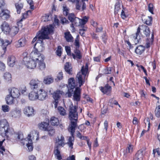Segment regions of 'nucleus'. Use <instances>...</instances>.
I'll list each match as a JSON object with an SVG mask.
<instances>
[{"label": "nucleus", "mask_w": 160, "mask_h": 160, "mask_svg": "<svg viewBox=\"0 0 160 160\" xmlns=\"http://www.w3.org/2000/svg\"><path fill=\"white\" fill-rule=\"evenodd\" d=\"M77 107L73 106L71 103L69 106V117L70 123L68 127V130L70 132L71 136L69 137L67 144L71 149L73 148V142L74 141V134L76 128L78 127V113Z\"/></svg>", "instance_id": "nucleus-1"}, {"label": "nucleus", "mask_w": 160, "mask_h": 160, "mask_svg": "<svg viewBox=\"0 0 160 160\" xmlns=\"http://www.w3.org/2000/svg\"><path fill=\"white\" fill-rule=\"evenodd\" d=\"M53 25H50L42 28L41 30L37 33L36 36L33 38L32 43H33L37 40L48 39V35L52 32Z\"/></svg>", "instance_id": "nucleus-2"}, {"label": "nucleus", "mask_w": 160, "mask_h": 160, "mask_svg": "<svg viewBox=\"0 0 160 160\" xmlns=\"http://www.w3.org/2000/svg\"><path fill=\"white\" fill-rule=\"evenodd\" d=\"M15 133L13 128L9 127L6 120L0 121V134L2 137H8L9 135L14 136Z\"/></svg>", "instance_id": "nucleus-3"}, {"label": "nucleus", "mask_w": 160, "mask_h": 160, "mask_svg": "<svg viewBox=\"0 0 160 160\" xmlns=\"http://www.w3.org/2000/svg\"><path fill=\"white\" fill-rule=\"evenodd\" d=\"M88 65L86 63L85 66H83L81 69V72L77 74L76 80L79 84V87H81L84 82L85 76L88 73Z\"/></svg>", "instance_id": "nucleus-4"}, {"label": "nucleus", "mask_w": 160, "mask_h": 160, "mask_svg": "<svg viewBox=\"0 0 160 160\" xmlns=\"http://www.w3.org/2000/svg\"><path fill=\"white\" fill-rule=\"evenodd\" d=\"M5 5L4 0H0V17L4 20H7L10 17L9 11L3 8Z\"/></svg>", "instance_id": "nucleus-5"}, {"label": "nucleus", "mask_w": 160, "mask_h": 160, "mask_svg": "<svg viewBox=\"0 0 160 160\" xmlns=\"http://www.w3.org/2000/svg\"><path fill=\"white\" fill-rule=\"evenodd\" d=\"M76 86L75 81L73 78H71L68 80V91L66 93V95L68 97L72 96L73 90Z\"/></svg>", "instance_id": "nucleus-6"}, {"label": "nucleus", "mask_w": 160, "mask_h": 160, "mask_svg": "<svg viewBox=\"0 0 160 160\" xmlns=\"http://www.w3.org/2000/svg\"><path fill=\"white\" fill-rule=\"evenodd\" d=\"M140 30L143 31L146 37L149 36L150 31L148 27L145 25H142L138 27L135 36H134L135 39H138V35L140 33Z\"/></svg>", "instance_id": "nucleus-7"}, {"label": "nucleus", "mask_w": 160, "mask_h": 160, "mask_svg": "<svg viewBox=\"0 0 160 160\" xmlns=\"http://www.w3.org/2000/svg\"><path fill=\"white\" fill-rule=\"evenodd\" d=\"M23 61L27 68L29 69H33L36 66V61L32 60L29 57L24 58Z\"/></svg>", "instance_id": "nucleus-8"}, {"label": "nucleus", "mask_w": 160, "mask_h": 160, "mask_svg": "<svg viewBox=\"0 0 160 160\" xmlns=\"http://www.w3.org/2000/svg\"><path fill=\"white\" fill-rule=\"evenodd\" d=\"M37 50L32 51L30 54L31 59L34 61H41L44 58L43 55L40 53Z\"/></svg>", "instance_id": "nucleus-9"}, {"label": "nucleus", "mask_w": 160, "mask_h": 160, "mask_svg": "<svg viewBox=\"0 0 160 160\" xmlns=\"http://www.w3.org/2000/svg\"><path fill=\"white\" fill-rule=\"evenodd\" d=\"M41 82L37 79H32L29 82L30 88L33 90L38 91L40 89V87Z\"/></svg>", "instance_id": "nucleus-10"}, {"label": "nucleus", "mask_w": 160, "mask_h": 160, "mask_svg": "<svg viewBox=\"0 0 160 160\" xmlns=\"http://www.w3.org/2000/svg\"><path fill=\"white\" fill-rule=\"evenodd\" d=\"M88 18L85 16L82 19H80L76 17L73 21L72 22V25L76 26H83L88 21Z\"/></svg>", "instance_id": "nucleus-11"}, {"label": "nucleus", "mask_w": 160, "mask_h": 160, "mask_svg": "<svg viewBox=\"0 0 160 160\" xmlns=\"http://www.w3.org/2000/svg\"><path fill=\"white\" fill-rule=\"evenodd\" d=\"M38 99L42 101L45 100L48 97L47 92L44 90L40 89L38 90Z\"/></svg>", "instance_id": "nucleus-12"}, {"label": "nucleus", "mask_w": 160, "mask_h": 160, "mask_svg": "<svg viewBox=\"0 0 160 160\" xmlns=\"http://www.w3.org/2000/svg\"><path fill=\"white\" fill-rule=\"evenodd\" d=\"M73 101L77 102L79 101L81 98L80 89L78 87L76 88L75 90H73Z\"/></svg>", "instance_id": "nucleus-13"}, {"label": "nucleus", "mask_w": 160, "mask_h": 160, "mask_svg": "<svg viewBox=\"0 0 160 160\" xmlns=\"http://www.w3.org/2000/svg\"><path fill=\"white\" fill-rule=\"evenodd\" d=\"M15 98L13 97L12 96L9 94L7 96L6 98L7 103L9 105H15V106L17 105L18 102Z\"/></svg>", "instance_id": "nucleus-14"}, {"label": "nucleus", "mask_w": 160, "mask_h": 160, "mask_svg": "<svg viewBox=\"0 0 160 160\" xmlns=\"http://www.w3.org/2000/svg\"><path fill=\"white\" fill-rule=\"evenodd\" d=\"M56 143L57 145L56 147H58V148L60 147H63L66 144L64 136L62 135L58 136L56 140Z\"/></svg>", "instance_id": "nucleus-15"}, {"label": "nucleus", "mask_w": 160, "mask_h": 160, "mask_svg": "<svg viewBox=\"0 0 160 160\" xmlns=\"http://www.w3.org/2000/svg\"><path fill=\"white\" fill-rule=\"evenodd\" d=\"M8 92L9 94L15 98H18L20 95L19 90L14 88L9 89Z\"/></svg>", "instance_id": "nucleus-16"}, {"label": "nucleus", "mask_w": 160, "mask_h": 160, "mask_svg": "<svg viewBox=\"0 0 160 160\" xmlns=\"http://www.w3.org/2000/svg\"><path fill=\"white\" fill-rule=\"evenodd\" d=\"M1 28L4 34H8L11 27L7 22H4L1 25Z\"/></svg>", "instance_id": "nucleus-17"}, {"label": "nucleus", "mask_w": 160, "mask_h": 160, "mask_svg": "<svg viewBox=\"0 0 160 160\" xmlns=\"http://www.w3.org/2000/svg\"><path fill=\"white\" fill-rule=\"evenodd\" d=\"M37 47V48L35 50H37L39 52H41L44 49V44L42 40H38L37 42L34 45V48Z\"/></svg>", "instance_id": "nucleus-18"}, {"label": "nucleus", "mask_w": 160, "mask_h": 160, "mask_svg": "<svg viewBox=\"0 0 160 160\" xmlns=\"http://www.w3.org/2000/svg\"><path fill=\"white\" fill-rule=\"evenodd\" d=\"M25 114L28 117L33 116L34 115V110L32 108L30 107H26L23 110Z\"/></svg>", "instance_id": "nucleus-19"}, {"label": "nucleus", "mask_w": 160, "mask_h": 160, "mask_svg": "<svg viewBox=\"0 0 160 160\" xmlns=\"http://www.w3.org/2000/svg\"><path fill=\"white\" fill-rule=\"evenodd\" d=\"M19 29L18 27L17 26H13L11 27L8 34L12 37H13L16 35L18 32Z\"/></svg>", "instance_id": "nucleus-20"}, {"label": "nucleus", "mask_w": 160, "mask_h": 160, "mask_svg": "<svg viewBox=\"0 0 160 160\" xmlns=\"http://www.w3.org/2000/svg\"><path fill=\"white\" fill-rule=\"evenodd\" d=\"M10 42L7 40L3 41L1 38H0V46H2L4 52L6 49L7 46L10 43Z\"/></svg>", "instance_id": "nucleus-21"}, {"label": "nucleus", "mask_w": 160, "mask_h": 160, "mask_svg": "<svg viewBox=\"0 0 160 160\" xmlns=\"http://www.w3.org/2000/svg\"><path fill=\"white\" fill-rule=\"evenodd\" d=\"M38 91L33 90L28 95L29 99L31 100H35L38 99Z\"/></svg>", "instance_id": "nucleus-22"}, {"label": "nucleus", "mask_w": 160, "mask_h": 160, "mask_svg": "<svg viewBox=\"0 0 160 160\" xmlns=\"http://www.w3.org/2000/svg\"><path fill=\"white\" fill-rule=\"evenodd\" d=\"M30 135L29 134L28 135V137L25 139V141L27 142L28 141V143L26 142V144L29 151H32L33 149L32 146V141L31 139L30 138Z\"/></svg>", "instance_id": "nucleus-23"}, {"label": "nucleus", "mask_w": 160, "mask_h": 160, "mask_svg": "<svg viewBox=\"0 0 160 160\" xmlns=\"http://www.w3.org/2000/svg\"><path fill=\"white\" fill-rule=\"evenodd\" d=\"M16 61V58L14 56H9L8 60V65L11 67H13Z\"/></svg>", "instance_id": "nucleus-24"}, {"label": "nucleus", "mask_w": 160, "mask_h": 160, "mask_svg": "<svg viewBox=\"0 0 160 160\" xmlns=\"http://www.w3.org/2000/svg\"><path fill=\"white\" fill-rule=\"evenodd\" d=\"M133 146L131 144H128L126 150L124 152V155L125 157L127 156L126 154L128 153H132L133 151Z\"/></svg>", "instance_id": "nucleus-25"}, {"label": "nucleus", "mask_w": 160, "mask_h": 160, "mask_svg": "<svg viewBox=\"0 0 160 160\" xmlns=\"http://www.w3.org/2000/svg\"><path fill=\"white\" fill-rule=\"evenodd\" d=\"M64 94V92L60 90H58L54 92L53 94V97L54 100H58L61 95Z\"/></svg>", "instance_id": "nucleus-26"}, {"label": "nucleus", "mask_w": 160, "mask_h": 160, "mask_svg": "<svg viewBox=\"0 0 160 160\" xmlns=\"http://www.w3.org/2000/svg\"><path fill=\"white\" fill-rule=\"evenodd\" d=\"M75 54L72 53V56L73 58L75 59H81L82 58V55L80 51L78 49L76 48L74 51Z\"/></svg>", "instance_id": "nucleus-27"}, {"label": "nucleus", "mask_w": 160, "mask_h": 160, "mask_svg": "<svg viewBox=\"0 0 160 160\" xmlns=\"http://www.w3.org/2000/svg\"><path fill=\"white\" fill-rule=\"evenodd\" d=\"M143 151L142 149L138 150L134 156L133 160H142Z\"/></svg>", "instance_id": "nucleus-28"}, {"label": "nucleus", "mask_w": 160, "mask_h": 160, "mask_svg": "<svg viewBox=\"0 0 160 160\" xmlns=\"http://www.w3.org/2000/svg\"><path fill=\"white\" fill-rule=\"evenodd\" d=\"M54 153L55 157L58 160H60L62 159V156L60 154V149L58 147H55L54 150Z\"/></svg>", "instance_id": "nucleus-29"}, {"label": "nucleus", "mask_w": 160, "mask_h": 160, "mask_svg": "<svg viewBox=\"0 0 160 160\" xmlns=\"http://www.w3.org/2000/svg\"><path fill=\"white\" fill-rule=\"evenodd\" d=\"M26 44L25 39L24 38L20 39L16 43V46L17 47H21L24 46Z\"/></svg>", "instance_id": "nucleus-30"}, {"label": "nucleus", "mask_w": 160, "mask_h": 160, "mask_svg": "<svg viewBox=\"0 0 160 160\" xmlns=\"http://www.w3.org/2000/svg\"><path fill=\"white\" fill-rule=\"evenodd\" d=\"M64 35L65 38L68 42H72L73 41V38L69 32H65Z\"/></svg>", "instance_id": "nucleus-31"}, {"label": "nucleus", "mask_w": 160, "mask_h": 160, "mask_svg": "<svg viewBox=\"0 0 160 160\" xmlns=\"http://www.w3.org/2000/svg\"><path fill=\"white\" fill-rule=\"evenodd\" d=\"M145 49V47L142 45H140L137 47L135 52L137 54L141 55L144 52Z\"/></svg>", "instance_id": "nucleus-32"}, {"label": "nucleus", "mask_w": 160, "mask_h": 160, "mask_svg": "<svg viewBox=\"0 0 160 160\" xmlns=\"http://www.w3.org/2000/svg\"><path fill=\"white\" fill-rule=\"evenodd\" d=\"M21 110L18 108H16L15 110L10 112V113L12 117L16 118L19 116L20 114Z\"/></svg>", "instance_id": "nucleus-33"}, {"label": "nucleus", "mask_w": 160, "mask_h": 160, "mask_svg": "<svg viewBox=\"0 0 160 160\" xmlns=\"http://www.w3.org/2000/svg\"><path fill=\"white\" fill-rule=\"evenodd\" d=\"M64 68L65 71L69 74H72V68L69 62H67L64 65Z\"/></svg>", "instance_id": "nucleus-34"}, {"label": "nucleus", "mask_w": 160, "mask_h": 160, "mask_svg": "<svg viewBox=\"0 0 160 160\" xmlns=\"http://www.w3.org/2000/svg\"><path fill=\"white\" fill-rule=\"evenodd\" d=\"M50 122L52 126H57L59 124V120L58 118L54 117L51 118L50 120Z\"/></svg>", "instance_id": "nucleus-35"}, {"label": "nucleus", "mask_w": 160, "mask_h": 160, "mask_svg": "<svg viewBox=\"0 0 160 160\" xmlns=\"http://www.w3.org/2000/svg\"><path fill=\"white\" fill-rule=\"evenodd\" d=\"M44 58H43L41 61H38L37 62L38 63V67L39 69L42 70H44L46 68L45 63L43 62Z\"/></svg>", "instance_id": "nucleus-36"}, {"label": "nucleus", "mask_w": 160, "mask_h": 160, "mask_svg": "<svg viewBox=\"0 0 160 160\" xmlns=\"http://www.w3.org/2000/svg\"><path fill=\"white\" fill-rule=\"evenodd\" d=\"M3 77L6 82H11L12 77L10 73L8 72L5 73Z\"/></svg>", "instance_id": "nucleus-37"}, {"label": "nucleus", "mask_w": 160, "mask_h": 160, "mask_svg": "<svg viewBox=\"0 0 160 160\" xmlns=\"http://www.w3.org/2000/svg\"><path fill=\"white\" fill-rule=\"evenodd\" d=\"M49 125L48 123L45 122H42L40 124V128L44 131H47L48 129Z\"/></svg>", "instance_id": "nucleus-38"}, {"label": "nucleus", "mask_w": 160, "mask_h": 160, "mask_svg": "<svg viewBox=\"0 0 160 160\" xmlns=\"http://www.w3.org/2000/svg\"><path fill=\"white\" fill-rule=\"evenodd\" d=\"M53 79L52 77L48 76L44 78L43 82L45 84H49L53 82Z\"/></svg>", "instance_id": "nucleus-39"}, {"label": "nucleus", "mask_w": 160, "mask_h": 160, "mask_svg": "<svg viewBox=\"0 0 160 160\" xmlns=\"http://www.w3.org/2000/svg\"><path fill=\"white\" fill-rule=\"evenodd\" d=\"M14 137L16 138V139L18 141H20L21 140H23V137L22 134L21 133H15V134L13 136ZM25 139H24V140H25Z\"/></svg>", "instance_id": "nucleus-40"}, {"label": "nucleus", "mask_w": 160, "mask_h": 160, "mask_svg": "<svg viewBox=\"0 0 160 160\" xmlns=\"http://www.w3.org/2000/svg\"><path fill=\"white\" fill-rule=\"evenodd\" d=\"M120 4L119 2L116 3L114 8V14L115 15L118 14V12L120 10Z\"/></svg>", "instance_id": "nucleus-41"}, {"label": "nucleus", "mask_w": 160, "mask_h": 160, "mask_svg": "<svg viewBox=\"0 0 160 160\" xmlns=\"http://www.w3.org/2000/svg\"><path fill=\"white\" fill-rule=\"evenodd\" d=\"M111 87L108 84H106L104 88H102L101 89V91L104 93H106L108 92H109L111 89Z\"/></svg>", "instance_id": "nucleus-42"}, {"label": "nucleus", "mask_w": 160, "mask_h": 160, "mask_svg": "<svg viewBox=\"0 0 160 160\" xmlns=\"http://www.w3.org/2000/svg\"><path fill=\"white\" fill-rule=\"evenodd\" d=\"M15 7L17 13L20 14L21 12V10L22 9L23 7L22 4V3H17L15 4Z\"/></svg>", "instance_id": "nucleus-43"}, {"label": "nucleus", "mask_w": 160, "mask_h": 160, "mask_svg": "<svg viewBox=\"0 0 160 160\" xmlns=\"http://www.w3.org/2000/svg\"><path fill=\"white\" fill-rule=\"evenodd\" d=\"M58 110L60 115L64 116L66 115V112L64 108L61 106H59L58 108Z\"/></svg>", "instance_id": "nucleus-44"}, {"label": "nucleus", "mask_w": 160, "mask_h": 160, "mask_svg": "<svg viewBox=\"0 0 160 160\" xmlns=\"http://www.w3.org/2000/svg\"><path fill=\"white\" fill-rule=\"evenodd\" d=\"M155 113L156 116L158 118L160 116V105H158L156 108L155 111Z\"/></svg>", "instance_id": "nucleus-45"}, {"label": "nucleus", "mask_w": 160, "mask_h": 160, "mask_svg": "<svg viewBox=\"0 0 160 160\" xmlns=\"http://www.w3.org/2000/svg\"><path fill=\"white\" fill-rule=\"evenodd\" d=\"M154 38V36L153 33L152 34V37L151 38L150 42L149 40H147L146 41V47L147 48H148L150 47V45L152 44L153 42V39Z\"/></svg>", "instance_id": "nucleus-46"}, {"label": "nucleus", "mask_w": 160, "mask_h": 160, "mask_svg": "<svg viewBox=\"0 0 160 160\" xmlns=\"http://www.w3.org/2000/svg\"><path fill=\"white\" fill-rule=\"evenodd\" d=\"M76 17L73 13H71L69 14L68 18L69 20L72 22L74 20Z\"/></svg>", "instance_id": "nucleus-47"}, {"label": "nucleus", "mask_w": 160, "mask_h": 160, "mask_svg": "<svg viewBox=\"0 0 160 160\" xmlns=\"http://www.w3.org/2000/svg\"><path fill=\"white\" fill-rule=\"evenodd\" d=\"M2 109L4 112H8L10 110V108L7 105H4L2 106Z\"/></svg>", "instance_id": "nucleus-48"}, {"label": "nucleus", "mask_w": 160, "mask_h": 160, "mask_svg": "<svg viewBox=\"0 0 160 160\" xmlns=\"http://www.w3.org/2000/svg\"><path fill=\"white\" fill-rule=\"evenodd\" d=\"M152 18L151 17H148L147 18L144 20L145 23L148 25H150L151 24Z\"/></svg>", "instance_id": "nucleus-49"}, {"label": "nucleus", "mask_w": 160, "mask_h": 160, "mask_svg": "<svg viewBox=\"0 0 160 160\" xmlns=\"http://www.w3.org/2000/svg\"><path fill=\"white\" fill-rule=\"evenodd\" d=\"M47 131H48L49 134L51 136L53 135L55 132V130L52 127L49 126Z\"/></svg>", "instance_id": "nucleus-50"}, {"label": "nucleus", "mask_w": 160, "mask_h": 160, "mask_svg": "<svg viewBox=\"0 0 160 160\" xmlns=\"http://www.w3.org/2000/svg\"><path fill=\"white\" fill-rule=\"evenodd\" d=\"M148 10L152 14H154L153 11L154 10V6L152 4L150 3L148 5Z\"/></svg>", "instance_id": "nucleus-51"}, {"label": "nucleus", "mask_w": 160, "mask_h": 160, "mask_svg": "<svg viewBox=\"0 0 160 160\" xmlns=\"http://www.w3.org/2000/svg\"><path fill=\"white\" fill-rule=\"evenodd\" d=\"M49 20V15L48 14H45L42 18V21L44 22L48 21Z\"/></svg>", "instance_id": "nucleus-52"}, {"label": "nucleus", "mask_w": 160, "mask_h": 160, "mask_svg": "<svg viewBox=\"0 0 160 160\" xmlns=\"http://www.w3.org/2000/svg\"><path fill=\"white\" fill-rule=\"evenodd\" d=\"M79 36L78 35L75 38V45L76 46V48L78 49L79 47V40L78 39Z\"/></svg>", "instance_id": "nucleus-53"}, {"label": "nucleus", "mask_w": 160, "mask_h": 160, "mask_svg": "<svg viewBox=\"0 0 160 160\" xmlns=\"http://www.w3.org/2000/svg\"><path fill=\"white\" fill-rule=\"evenodd\" d=\"M62 50V49L61 46H59L58 47V49L56 51L57 55L59 56H61V55Z\"/></svg>", "instance_id": "nucleus-54"}, {"label": "nucleus", "mask_w": 160, "mask_h": 160, "mask_svg": "<svg viewBox=\"0 0 160 160\" xmlns=\"http://www.w3.org/2000/svg\"><path fill=\"white\" fill-rule=\"evenodd\" d=\"M75 3H76V9L78 10H80L82 5L81 2H80L79 0H77Z\"/></svg>", "instance_id": "nucleus-55"}, {"label": "nucleus", "mask_w": 160, "mask_h": 160, "mask_svg": "<svg viewBox=\"0 0 160 160\" xmlns=\"http://www.w3.org/2000/svg\"><path fill=\"white\" fill-rule=\"evenodd\" d=\"M63 12L64 15H67L69 12L68 8L67 7H63Z\"/></svg>", "instance_id": "nucleus-56"}, {"label": "nucleus", "mask_w": 160, "mask_h": 160, "mask_svg": "<svg viewBox=\"0 0 160 160\" xmlns=\"http://www.w3.org/2000/svg\"><path fill=\"white\" fill-rule=\"evenodd\" d=\"M77 136L78 138L82 140H86L87 137L84 136H82L81 133L79 132H77Z\"/></svg>", "instance_id": "nucleus-57"}, {"label": "nucleus", "mask_w": 160, "mask_h": 160, "mask_svg": "<svg viewBox=\"0 0 160 160\" xmlns=\"http://www.w3.org/2000/svg\"><path fill=\"white\" fill-rule=\"evenodd\" d=\"M4 139L2 141H0V148L1 149L2 151H0V152L1 153L3 154V151H5V149L4 148L2 147V144L3 141H4Z\"/></svg>", "instance_id": "nucleus-58"}, {"label": "nucleus", "mask_w": 160, "mask_h": 160, "mask_svg": "<svg viewBox=\"0 0 160 160\" xmlns=\"http://www.w3.org/2000/svg\"><path fill=\"white\" fill-rule=\"evenodd\" d=\"M48 113V111L46 109H42L41 111V114L43 117H46Z\"/></svg>", "instance_id": "nucleus-59"}, {"label": "nucleus", "mask_w": 160, "mask_h": 160, "mask_svg": "<svg viewBox=\"0 0 160 160\" xmlns=\"http://www.w3.org/2000/svg\"><path fill=\"white\" fill-rule=\"evenodd\" d=\"M5 67V64L2 62L0 61V70H4Z\"/></svg>", "instance_id": "nucleus-60"}, {"label": "nucleus", "mask_w": 160, "mask_h": 160, "mask_svg": "<svg viewBox=\"0 0 160 160\" xmlns=\"http://www.w3.org/2000/svg\"><path fill=\"white\" fill-rule=\"evenodd\" d=\"M156 152H157L158 155L160 156V148H157L156 149H154L153 150V153L154 156Z\"/></svg>", "instance_id": "nucleus-61"}, {"label": "nucleus", "mask_w": 160, "mask_h": 160, "mask_svg": "<svg viewBox=\"0 0 160 160\" xmlns=\"http://www.w3.org/2000/svg\"><path fill=\"white\" fill-rule=\"evenodd\" d=\"M121 16L123 19H125L127 16L125 14V12L123 10H122Z\"/></svg>", "instance_id": "nucleus-62"}, {"label": "nucleus", "mask_w": 160, "mask_h": 160, "mask_svg": "<svg viewBox=\"0 0 160 160\" xmlns=\"http://www.w3.org/2000/svg\"><path fill=\"white\" fill-rule=\"evenodd\" d=\"M57 78L59 80H62L63 78V74L62 72H59L57 75Z\"/></svg>", "instance_id": "nucleus-63"}, {"label": "nucleus", "mask_w": 160, "mask_h": 160, "mask_svg": "<svg viewBox=\"0 0 160 160\" xmlns=\"http://www.w3.org/2000/svg\"><path fill=\"white\" fill-rule=\"evenodd\" d=\"M65 48L67 54L70 55L71 52L70 48L69 46H66L65 47Z\"/></svg>", "instance_id": "nucleus-64"}]
</instances>
